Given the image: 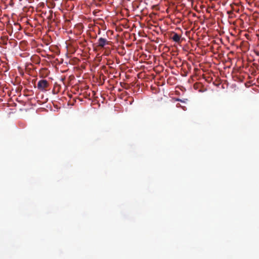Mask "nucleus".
<instances>
[{"mask_svg":"<svg viewBox=\"0 0 259 259\" xmlns=\"http://www.w3.org/2000/svg\"><path fill=\"white\" fill-rule=\"evenodd\" d=\"M160 82L154 83L151 89L153 94L150 101V107L154 111H157L160 108L162 100V94L160 93Z\"/></svg>","mask_w":259,"mask_h":259,"instance_id":"nucleus-1","label":"nucleus"},{"mask_svg":"<svg viewBox=\"0 0 259 259\" xmlns=\"http://www.w3.org/2000/svg\"><path fill=\"white\" fill-rule=\"evenodd\" d=\"M172 31H164L163 29V35L166 39H171V36H172Z\"/></svg>","mask_w":259,"mask_h":259,"instance_id":"nucleus-5","label":"nucleus"},{"mask_svg":"<svg viewBox=\"0 0 259 259\" xmlns=\"http://www.w3.org/2000/svg\"><path fill=\"white\" fill-rule=\"evenodd\" d=\"M109 41L106 38L100 37L97 42V47L100 48H104L106 45H108Z\"/></svg>","mask_w":259,"mask_h":259,"instance_id":"nucleus-3","label":"nucleus"},{"mask_svg":"<svg viewBox=\"0 0 259 259\" xmlns=\"http://www.w3.org/2000/svg\"><path fill=\"white\" fill-rule=\"evenodd\" d=\"M167 62H164L165 65H167Z\"/></svg>","mask_w":259,"mask_h":259,"instance_id":"nucleus-9","label":"nucleus"},{"mask_svg":"<svg viewBox=\"0 0 259 259\" xmlns=\"http://www.w3.org/2000/svg\"><path fill=\"white\" fill-rule=\"evenodd\" d=\"M174 100H175V101H180L181 102H185V101L184 100H182L179 98H175V99H174Z\"/></svg>","mask_w":259,"mask_h":259,"instance_id":"nucleus-7","label":"nucleus"},{"mask_svg":"<svg viewBox=\"0 0 259 259\" xmlns=\"http://www.w3.org/2000/svg\"><path fill=\"white\" fill-rule=\"evenodd\" d=\"M171 39H172L174 41L179 42L180 40L181 36L177 33L172 32V36H171Z\"/></svg>","mask_w":259,"mask_h":259,"instance_id":"nucleus-4","label":"nucleus"},{"mask_svg":"<svg viewBox=\"0 0 259 259\" xmlns=\"http://www.w3.org/2000/svg\"><path fill=\"white\" fill-rule=\"evenodd\" d=\"M168 50H169V48L167 46H165L163 48V56H162L163 61H164V60L165 59V57L164 52H168ZM163 62H164V61H163Z\"/></svg>","mask_w":259,"mask_h":259,"instance_id":"nucleus-6","label":"nucleus"},{"mask_svg":"<svg viewBox=\"0 0 259 259\" xmlns=\"http://www.w3.org/2000/svg\"><path fill=\"white\" fill-rule=\"evenodd\" d=\"M180 106H181V105H180V104H178L177 105V107H180Z\"/></svg>","mask_w":259,"mask_h":259,"instance_id":"nucleus-8","label":"nucleus"},{"mask_svg":"<svg viewBox=\"0 0 259 259\" xmlns=\"http://www.w3.org/2000/svg\"><path fill=\"white\" fill-rule=\"evenodd\" d=\"M49 86V83L47 80L41 79L38 82L37 87L39 90L45 91Z\"/></svg>","mask_w":259,"mask_h":259,"instance_id":"nucleus-2","label":"nucleus"}]
</instances>
